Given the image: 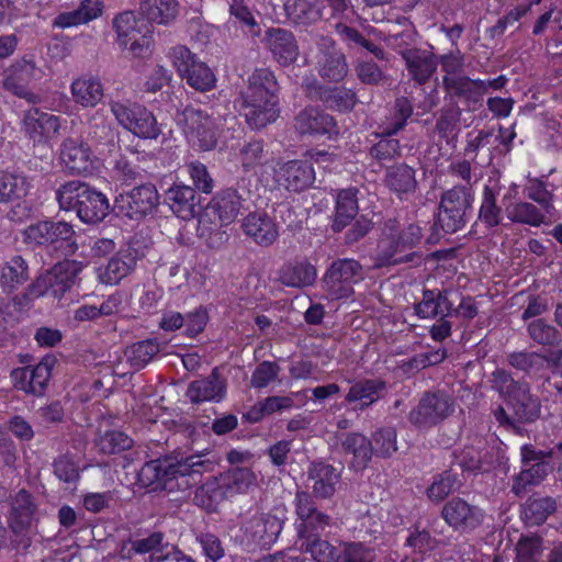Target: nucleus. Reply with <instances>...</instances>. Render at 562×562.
<instances>
[{
  "mask_svg": "<svg viewBox=\"0 0 562 562\" xmlns=\"http://www.w3.org/2000/svg\"><path fill=\"white\" fill-rule=\"evenodd\" d=\"M277 92L278 82L270 69H256L248 77L247 86L240 92V106L251 128H263L278 119Z\"/></svg>",
  "mask_w": 562,
  "mask_h": 562,
  "instance_id": "1",
  "label": "nucleus"
},
{
  "mask_svg": "<svg viewBox=\"0 0 562 562\" xmlns=\"http://www.w3.org/2000/svg\"><path fill=\"white\" fill-rule=\"evenodd\" d=\"M207 453L183 456L180 453L151 460L143 465V488L147 493L173 490L172 481L178 476L201 475L211 472L214 462L206 458Z\"/></svg>",
  "mask_w": 562,
  "mask_h": 562,
  "instance_id": "2",
  "label": "nucleus"
},
{
  "mask_svg": "<svg viewBox=\"0 0 562 562\" xmlns=\"http://www.w3.org/2000/svg\"><path fill=\"white\" fill-rule=\"evenodd\" d=\"M56 200L65 211H75L86 224L102 222L110 212L108 198L81 181H68L56 190Z\"/></svg>",
  "mask_w": 562,
  "mask_h": 562,
  "instance_id": "3",
  "label": "nucleus"
},
{
  "mask_svg": "<svg viewBox=\"0 0 562 562\" xmlns=\"http://www.w3.org/2000/svg\"><path fill=\"white\" fill-rule=\"evenodd\" d=\"M422 237V228L416 224L402 227L395 218L385 221L382 238L378 244L374 267L381 268L412 261L415 254H406V251L416 247Z\"/></svg>",
  "mask_w": 562,
  "mask_h": 562,
  "instance_id": "4",
  "label": "nucleus"
},
{
  "mask_svg": "<svg viewBox=\"0 0 562 562\" xmlns=\"http://www.w3.org/2000/svg\"><path fill=\"white\" fill-rule=\"evenodd\" d=\"M491 387L508 404L513 416L519 423H532L540 416L541 403L531 394L530 385L522 380H514L504 369H496L490 376Z\"/></svg>",
  "mask_w": 562,
  "mask_h": 562,
  "instance_id": "5",
  "label": "nucleus"
},
{
  "mask_svg": "<svg viewBox=\"0 0 562 562\" xmlns=\"http://www.w3.org/2000/svg\"><path fill=\"white\" fill-rule=\"evenodd\" d=\"M29 244L45 246L56 257H69L78 250L74 226L65 221H41L24 232Z\"/></svg>",
  "mask_w": 562,
  "mask_h": 562,
  "instance_id": "6",
  "label": "nucleus"
},
{
  "mask_svg": "<svg viewBox=\"0 0 562 562\" xmlns=\"http://www.w3.org/2000/svg\"><path fill=\"white\" fill-rule=\"evenodd\" d=\"M37 505L34 496L26 490H20L11 499L7 522L11 532L10 547L25 550L32 543L36 522Z\"/></svg>",
  "mask_w": 562,
  "mask_h": 562,
  "instance_id": "7",
  "label": "nucleus"
},
{
  "mask_svg": "<svg viewBox=\"0 0 562 562\" xmlns=\"http://www.w3.org/2000/svg\"><path fill=\"white\" fill-rule=\"evenodd\" d=\"M473 192L467 186H456L442 193L438 212V224L453 234L464 227L471 213Z\"/></svg>",
  "mask_w": 562,
  "mask_h": 562,
  "instance_id": "8",
  "label": "nucleus"
},
{
  "mask_svg": "<svg viewBox=\"0 0 562 562\" xmlns=\"http://www.w3.org/2000/svg\"><path fill=\"white\" fill-rule=\"evenodd\" d=\"M363 279V268L350 258L335 260L323 277L324 288L331 300L349 297L353 284Z\"/></svg>",
  "mask_w": 562,
  "mask_h": 562,
  "instance_id": "9",
  "label": "nucleus"
},
{
  "mask_svg": "<svg viewBox=\"0 0 562 562\" xmlns=\"http://www.w3.org/2000/svg\"><path fill=\"white\" fill-rule=\"evenodd\" d=\"M184 132L202 150H211L217 144L220 117L193 106L182 112Z\"/></svg>",
  "mask_w": 562,
  "mask_h": 562,
  "instance_id": "10",
  "label": "nucleus"
},
{
  "mask_svg": "<svg viewBox=\"0 0 562 562\" xmlns=\"http://www.w3.org/2000/svg\"><path fill=\"white\" fill-rule=\"evenodd\" d=\"M454 403L445 392L426 393L408 415L409 422L419 429L436 426L452 414Z\"/></svg>",
  "mask_w": 562,
  "mask_h": 562,
  "instance_id": "11",
  "label": "nucleus"
},
{
  "mask_svg": "<svg viewBox=\"0 0 562 562\" xmlns=\"http://www.w3.org/2000/svg\"><path fill=\"white\" fill-rule=\"evenodd\" d=\"M294 504L300 520L297 532L302 540L319 536L330 526L331 518L317 509L315 501L308 492L297 491Z\"/></svg>",
  "mask_w": 562,
  "mask_h": 562,
  "instance_id": "12",
  "label": "nucleus"
},
{
  "mask_svg": "<svg viewBox=\"0 0 562 562\" xmlns=\"http://www.w3.org/2000/svg\"><path fill=\"white\" fill-rule=\"evenodd\" d=\"M56 363L53 356H45L36 366L15 368L10 378L15 389L36 396L43 395L52 376Z\"/></svg>",
  "mask_w": 562,
  "mask_h": 562,
  "instance_id": "13",
  "label": "nucleus"
},
{
  "mask_svg": "<svg viewBox=\"0 0 562 562\" xmlns=\"http://www.w3.org/2000/svg\"><path fill=\"white\" fill-rule=\"evenodd\" d=\"M44 77L43 70L31 59L23 58L12 64L4 72L3 88L12 94L35 102L37 97L29 87Z\"/></svg>",
  "mask_w": 562,
  "mask_h": 562,
  "instance_id": "14",
  "label": "nucleus"
},
{
  "mask_svg": "<svg viewBox=\"0 0 562 562\" xmlns=\"http://www.w3.org/2000/svg\"><path fill=\"white\" fill-rule=\"evenodd\" d=\"M316 46L319 52L318 75L328 82H340L349 71L345 54L336 47L335 41L328 36H317Z\"/></svg>",
  "mask_w": 562,
  "mask_h": 562,
  "instance_id": "15",
  "label": "nucleus"
},
{
  "mask_svg": "<svg viewBox=\"0 0 562 562\" xmlns=\"http://www.w3.org/2000/svg\"><path fill=\"white\" fill-rule=\"evenodd\" d=\"M441 517L454 530L469 531L483 524L485 513L479 506L472 505L461 497H452L443 505Z\"/></svg>",
  "mask_w": 562,
  "mask_h": 562,
  "instance_id": "16",
  "label": "nucleus"
},
{
  "mask_svg": "<svg viewBox=\"0 0 562 562\" xmlns=\"http://www.w3.org/2000/svg\"><path fill=\"white\" fill-rule=\"evenodd\" d=\"M306 475L313 498L333 497L341 483V470L325 461L311 462Z\"/></svg>",
  "mask_w": 562,
  "mask_h": 562,
  "instance_id": "17",
  "label": "nucleus"
},
{
  "mask_svg": "<svg viewBox=\"0 0 562 562\" xmlns=\"http://www.w3.org/2000/svg\"><path fill=\"white\" fill-rule=\"evenodd\" d=\"M274 179L279 186L288 191L301 192L307 189L315 180V172L311 164L303 160H290L278 164Z\"/></svg>",
  "mask_w": 562,
  "mask_h": 562,
  "instance_id": "18",
  "label": "nucleus"
},
{
  "mask_svg": "<svg viewBox=\"0 0 562 562\" xmlns=\"http://www.w3.org/2000/svg\"><path fill=\"white\" fill-rule=\"evenodd\" d=\"M294 128L301 135H337L339 128L330 114L315 106H306L294 117Z\"/></svg>",
  "mask_w": 562,
  "mask_h": 562,
  "instance_id": "19",
  "label": "nucleus"
},
{
  "mask_svg": "<svg viewBox=\"0 0 562 562\" xmlns=\"http://www.w3.org/2000/svg\"><path fill=\"white\" fill-rule=\"evenodd\" d=\"M263 42L281 66H290L296 61L300 49L294 34L285 29L269 27L266 31Z\"/></svg>",
  "mask_w": 562,
  "mask_h": 562,
  "instance_id": "20",
  "label": "nucleus"
},
{
  "mask_svg": "<svg viewBox=\"0 0 562 562\" xmlns=\"http://www.w3.org/2000/svg\"><path fill=\"white\" fill-rule=\"evenodd\" d=\"M226 386L225 378L214 368L207 376L192 381L186 395L193 404L221 402L226 394Z\"/></svg>",
  "mask_w": 562,
  "mask_h": 562,
  "instance_id": "21",
  "label": "nucleus"
},
{
  "mask_svg": "<svg viewBox=\"0 0 562 562\" xmlns=\"http://www.w3.org/2000/svg\"><path fill=\"white\" fill-rule=\"evenodd\" d=\"M23 126L30 139L34 143H43L58 134L60 119L57 115L34 109L25 114Z\"/></svg>",
  "mask_w": 562,
  "mask_h": 562,
  "instance_id": "22",
  "label": "nucleus"
},
{
  "mask_svg": "<svg viewBox=\"0 0 562 562\" xmlns=\"http://www.w3.org/2000/svg\"><path fill=\"white\" fill-rule=\"evenodd\" d=\"M60 159L71 173H86L92 169L90 147L79 139L69 137L61 143Z\"/></svg>",
  "mask_w": 562,
  "mask_h": 562,
  "instance_id": "23",
  "label": "nucleus"
},
{
  "mask_svg": "<svg viewBox=\"0 0 562 562\" xmlns=\"http://www.w3.org/2000/svg\"><path fill=\"white\" fill-rule=\"evenodd\" d=\"M83 265L77 260H64L54 265L48 271L52 282V296L61 299L66 292L75 286L79 281V273Z\"/></svg>",
  "mask_w": 562,
  "mask_h": 562,
  "instance_id": "24",
  "label": "nucleus"
},
{
  "mask_svg": "<svg viewBox=\"0 0 562 562\" xmlns=\"http://www.w3.org/2000/svg\"><path fill=\"white\" fill-rule=\"evenodd\" d=\"M241 228L248 237L263 247L272 245L279 236L276 223L261 212L249 213L243 220Z\"/></svg>",
  "mask_w": 562,
  "mask_h": 562,
  "instance_id": "25",
  "label": "nucleus"
},
{
  "mask_svg": "<svg viewBox=\"0 0 562 562\" xmlns=\"http://www.w3.org/2000/svg\"><path fill=\"white\" fill-rule=\"evenodd\" d=\"M248 195L247 189L241 191L234 188L226 189L212 201L210 210L217 215L221 225H228L237 217Z\"/></svg>",
  "mask_w": 562,
  "mask_h": 562,
  "instance_id": "26",
  "label": "nucleus"
},
{
  "mask_svg": "<svg viewBox=\"0 0 562 562\" xmlns=\"http://www.w3.org/2000/svg\"><path fill=\"white\" fill-rule=\"evenodd\" d=\"M384 183L400 199L413 194L418 186L416 170L407 164H395L385 170Z\"/></svg>",
  "mask_w": 562,
  "mask_h": 562,
  "instance_id": "27",
  "label": "nucleus"
},
{
  "mask_svg": "<svg viewBox=\"0 0 562 562\" xmlns=\"http://www.w3.org/2000/svg\"><path fill=\"white\" fill-rule=\"evenodd\" d=\"M113 26L117 34L119 46L127 50L132 57H137L140 49L138 45V20L134 11H124L115 16Z\"/></svg>",
  "mask_w": 562,
  "mask_h": 562,
  "instance_id": "28",
  "label": "nucleus"
},
{
  "mask_svg": "<svg viewBox=\"0 0 562 562\" xmlns=\"http://www.w3.org/2000/svg\"><path fill=\"white\" fill-rule=\"evenodd\" d=\"M404 60L409 76L418 85L426 83L435 74L438 60L431 52L413 48L404 53Z\"/></svg>",
  "mask_w": 562,
  "mask_h": 562,
  "instance_id": "29",
  "label": "nucleus"
},
{
  "mask_svg": "<svg viewBox=\"0 0 562 562\" xmlns=\"http://www.w3.org/2000/svg\"><path fill=\"white\" fill-rule=\"evenodd\" d=\"M316 279L317 270L307 260L285 263L279 271V280L285 286L302 289L313 285Z\"/></svg>",
  "mask_w": 562,
  "mask_h": 562,
  "instance_id": "30",
  "label": "nucleus"
},
{
  "mask_svg": "<svg viewBox=\"0 0 562 562\" xmlns=\"http://www.w3.org/2000/svg\"><path fill=\"white\" fill-rule=\"evenodd\" d=\"M138 260V250L133 247L121 250L110 259L104 270L100 273V280L105 284H116L135 269Z\"/></svg>",
  "mask_w": 562,
  "mask_h": 562,
  "instance_id": "31",
  "label": "nucleus"
},
{
  "mask_svg": "<svg viewBox=\"0 0 562 562\" xmlns=\"http://www.w3.org/2000/svg\"><path fill=\"white\" fill-rule=\"evenodd\" d=\"M341 448L346 454H351V468L361 471L370 462L373 448L372 442L366 436L359 432H348L341 437Z\"/></svg>",
  "mask_w": 562,
  "mask_h": 562,
  "instance_id": "32",
  "label": "nucleus"
},
{
  "mask_svg": "<svg viewBox=\"0 0 562 562\" xmlns=\"http://www.w3.org/2000/svg\"><path fill=\"white\" fill-rule=\"evenodd\" d=\"M282 530V521L273 515H259L252 517L247 526L246 532L251 540L261 546L274 542Z\"/></svg>",
  "mask_w": 562,
  "mask_h": 562,
  "instance_id": "33",
  "label": "nucleus"
},
{
  "mask_svg": "<svg viewBox=\"0 0 562 562\" xmlns=\"http://www.w3.org/2000/svg\"><path fill=\"white\" fill-rule=\"evenodd\" d=\"M506 196L504 198V211L507 218L513 223L524 224L532 227H539L546 222L549 213L537 205L526 202H510L505 203Z\"/></svg>",
  "mask_w": 562,
  "mask_h": 562,
  "instance_id": "34",
  "label": "nucleus"
},
{
  "mask_svg": "<svg viewBox=\"0 0 562 562\" xmlns=\"http://www.w3.org/2000/svg\"><path fill=\"white\" fill-rule=\"evenodd\" d=\"M442 87L451 97L464 99L469 103H477L482 100L481 79H471L468 76H443Z\"/></svg>",
  "mask_w": 562,
  "mask_h": 562,
  "instance_id": "35",
  "label": "nucleus"
},
{
  "mask_svg": "<svg viewBox=\"0 0 562 562\" xmlns=\"http://www.w3.org/2000/svg\"><path fill=\"white\" fill-rule=\"evenodd\" d=\"M385 382L380 379H366L353 383L346 395L348 403L357 402L358 408L363 409L383 396Z\"/></svg>",
  "mask_w": 562,
  "mask_h": 562,
  "instance_id": "36",
  "label": "nucleus"
},
{
  "mask_svg": "<svg viewBox=\"0 0 562 562\" xmlns=\"http://www.w3.org/2000/svg\"><path fill=\"white\" fill-rule=\"evenodd\" d=\"M166 200L178 217L182 220L194 217L198 200L193 188L184 184L175 186L167 191Z\"/></svg>",
  "mask_w": 562,
  "mask_h": 562,
  "instance_id": "37",
  "label": "nucleus"
},
{
  "mask_svg": "<svg viewBox=\"0 0 562 562\" xmlns=\"http://www.w3.org/2000/svg\"><path fill=\"white\" fill-rule=\"evenodd\" d=\"M71 95L77 104L85 108L95 106L103 98V88L99 79L80 77L71 82Z\"/></svg>",
  "mask_w": 562,
  "mask_h": 562,
  "instance_id": "38",
  "label": "nucleus"
},
{
  "mask_svg": "<svg viewBox=\"0 0 562 562\" xmlns=\"http://www.w3.org/2000/svg\"><path fill=\"white\" fill-rule=\"evenodd\" d=\"M319 1L286 0L284 10L292 23L296 25H311L323 18Z\"/></svg>",
  "mask_w": 562,
  "mask_h": 562,
  "instance_id": "39",
  "label": "nucleus"
},
{
  "mask_svg": "<svg viewBox=\"0 0 562 562\" xmlns=\"http://www.w3.org/2000/svg\"><path fill=\"white\" fill-rule=\"evenodd\" d=\"M30 279L26 260L20 256H12L4 262L0 271V284L5 291H13Z\"/></svg>",
  "mask_w": 562,
  "mask_h": 562,
  "instance_id": "40",
  "label": "nucleus"
},
{
  "mask_svg": "<svg viewBox=\"0 0 562 562\" xmlns=\"http://www.w3.org/2000/svg\"><path fill=\"white\" fill-rule=\"evenodd\" d=\"M225 497L245 493L257 484V475L248 468H234L218 481Z\"/></svg>",
  "mask_w": 562,
  "mask_h": 562,
  "instance_id": "41",
  "label": "nucleus"
},
{
  "mask_svg": "<svg viewBox=\"0 0 562 562\" xmlns=\"http://www.w3.org/2000/svg\"><path fill=\"white\" fill-rule=\"evenodd\" d=\"M358 210L357 190L345 189L339 191L336 200L334 231L339 232L345 228L355 218Z\"/></svg>",
  "mask_w": 562,
  "mask_h": 562,
  "instance_id": "42",
  "label": "nucleus"
},
{
  "mask_svg": "<svg viewBox=\"0 0 562 562\" xmlns=\"http://www.w3.org/2000/svg\"><path fill=\"white\" fill-rule=\"evenodd\" d=\"M30 183L22 173L0 170V203H9L24 198Z\"/></svg>",
  "mask_w": 562,
  "mask_h": 562,
  "instance_id": "43",
  "label": "nucleus"
},
{
  "mask_svg": "<svg viewBox=\"0 0 562 562\" xmlns=\"http://www.w3.org/2000/svg\"><path fill=\"white\" fill-rule=\"evenodd\" d=\"M557 509V502L552 497H531L527 501L522 516L528 525L538 526Z\"/></svg>",
  "mask_w": 562,
  "mask_h": 562,
  "instance_id": "44",
  "label": "nucleus"
},
{
  "mask_svg": "<svg viewBox=\"0 0 562 562\" xmlns=\"http://www.w3.org/2000/svg\"><path fill=\"white\" fill-rule=\"evenodd\" d=\"M550 467L547 462H537L529 468L522 469L518 475L514 477L512 491L520 496L528 486L540 484L548 475Z\"/></svg>",
  "mask_w": 562,
  "mask_h": 562,
  "instance_id": "45",
  "label": "nucleus"
},
{
  "mask_svg": "<svg viewBox=\"0 0 562 562\" xmlns=\"http://www.w3.org/2000/svg\"><path fill=\"white\" fill-rule=\"evenodd\" d=\"M113 211L117 216L138 221L140 218V187L136 186L128 191L123 190L114 200Z\"/></svg>",
  "mask_w": 562,
  "mask_h": 562,
  "instance_id": "46",
  "label": "nucleus"
},
{
  "mask_svg": "<svg viewBox=\"0 0 562 562\" xmlns=\"http://www.w3.org/2000/svg\"><path fill=\"white\" fill-rule=\"evenodd\" d=\"M328 109L346 112L353 109L357 103V95L351 89L345 87H327L321 97Z\"/></svg>",
  "mask_w": 562,
  "mask_h": 562,
  "instance_id": "47",
  "label": "nucleus"
},
{
  "mask_svg": "<svg viewBox=\"0 0 562 562\" xmlns=\"http://www.w3.org/2000/svg\"><path fill=\"white\" fill-rule=\"evenodd\" d=\"M187 85L199 92H207L215 88L216 77L212 69L199 60L190 70L181 77Z\"/></svg>",
  "mask_w": 562,
  "mask_h": 562,
  "instance_id": "48",
  "label": "nucleus"
},
{
  "mask_svg": "<svg viewBox=\"0 0 562 562\" xmlns=\"http://www.w3.org/2000/svg\"><path fill=\"white\" fill-rule=\"evenodd\" d=\"M498 193V190L490 186H485L483 189L479 218L487 227H495L502 222V207L497 205Z\"/></svg>",
  "mask_w": 562,
  "mask_h": 562,
  "instance_id": "49",
  "label": "nucleus"
},
{
  "mask_svg": "<svg viewBox=\"0 0 562 562\" xmlns=\"http://www.w3.org/2000/svg\"><path fill=\"white\" fill-rule=\"evenodd\" d=\"M304 550L313 557L317 562H339L340 550H337L328 541L323 540L319 536L304 539L302 542Z\"/></svg>",
  "mask_w": 562,
  "mask_h": 562,
  "instance_id": "50",
  "label": "nucleus"
},
{
  "mask_svg": "<svg viewBox=\"0 0 562 562\" xmlns=\"http://www.w3.org/2000/svg\"><path fill=\"white\" fill-rule=\"evenodd\" d=\"M146 2H150L145 14V18L150 23L168 24L178 14V3L176 0H147Z\"/></svg>",
  "mask_w": 562,
  "mask_h": 562,
  "instance_id": "51",
  "label": "nucleus"
},
{
  "mask_svg": "<svg viewBox=\"0 0 562 562\" xmlns=\"http://www.w3.org/2000/svg\"><path fill=\"white\" fill-rule=\"evenodd\" d=\"M111 111L116 117L117 122L127 131L133 133L135 136H139V119H138V106L136 103L131 104L126 102H112Z\"/></svg>",
  "mask_w": 562,
  "mask_h": 562,
  "instance_id": "52",
  "label": "nucleus"
},
{
  "mask_svg": "<svg viewBox=\"0 0 562 562\" xmlns=\"http://www.w3.org/2000/svg\"><path fill=\"white\" fill-rule=\"evenodd\" d=\"M462 111L458 106L445 108L436 122V131L441 138L454 139L459 134Z\"/></svg>",
  "mask_w": 562,
  "mask_h": 562,
  "instance_id": "53",
  "label": "nucleus"
},
{
  "mask_svg": "<svg viewBox=\"0 0 562 562\" xmlns=\"http://www.w3.org/2000/svg\"><path fill=\"white\" fill-rule=\"evenodd\" d=\"M95 445L102 453L114 454L130 449L133 440L122 431L110 430L101 434Z\"/></svg>",
  "mask_w": 562,
  "mask_h": 562,
  "instance_id": "54",
  "label": "nucleus"
},
{
  "mask_svg": "<svg viewBox=\"0 0 562 562\" xmlns=\"http://www.w3.org/2000/svg\"><path fill=\"white\" fill-rule=\"evenodd\" d=\"M543 540L539 536H524L516 544V562H540Z\"/></svg>",
  "mask_w": 562,
  "mask_h": 562,
  "instance_id": "55",
  "label": "nucleus"
},
{
  "mask_svg": "<svg viewBox=\"0 0 562 562\" xmlns=\"http://www.w3.org/2000/svg\"><path fill=\"white\" fill-rule=\"evenodd\" d=\"M166 57L176 69L179 77H183L190 68L194 64L199 61V58L194 53L190 50V48L182 44H177L171 46L167 53Z\"/></svg>",
  "mask_w": 562,
  "mask_h": 562,
  "instance_id": "56",
  "label": "nucleus"
},
{
  "mask_svg": "<svg viewBox=\"0 0 562 562\" xmlns=\"http://www.w3.org/2000/svg\"><path fill=\"white\" fill-rule=\"evenodd\" d=\"M238 160L244 170L249 171L266 161V151L262 140H250L244 144L238 153Z\"/></svg>",
  "mask_w": 562,
  "mask_h": 562,
  "instance_id": "57",
  "label": "nucleus"
},
{
  "mask_svg": "<svg viewBox=\"0 0 562 562\" xmlns=\"http://www.w3.org/2000/svg\"><path fill=\"white\" fill-rule=\"evenodd\" d=\"M339 555V562H373L375 560L374 549L363 542H341Z\"/></svg>",
  "mask_w": 562,
  "mask_h": 562,
  "instance_id": "58",
  "label": "nucleus"
},
{
  "mask_svg": "<svg viewBox=\"0 0 562 562\" xmlns=\"http://www.w3.org/2000/svg\"><path fill=\"white\" fill-rule=\"evenodd\" d=\"M396 431L392 427H385L372 434L373 453L381 458H389L397 450Z\"/></svg>",
  "mask_w": 562,
  "mask_h": 562,
  "instance_id": "59",
  "label": "nucleus"
},
{
  "mask_svg": "<svg viewBox=\"0 0 562 562\" xmlns=\"http://www.w3.org/2000/svg\"><path fill=\"white\" fill-rule=\"evenodd\" d=\"M413 114V105L411 101L401 97L394 102L393 120L383 127V135L392 136L403 130L407 123V120Z\"/></svg>",
  "mask_w": 562,
  "mask_h": 562,
  "instance_id": "60",
  "label": "nucleus"
},
{
  "mask_svg": "<svg viewBox=\"0 0 562 562\" xmlns=\"http://www.w3.org/2000/svg\"><path fill=\"white\" fill-rule=\"evenodd\" d=\"M223 498H225L223 486H221L218 481L214 480L196 488L193 499L196 505L212 509Z\"/></svg>",
  "mask_w": 562,
  "mask_h": 562,
  "instance_id": "61",
  "label": "nucleus"
},
{
  "mask_svg": "<svg viewBox=\"0 0 562 562\" xmlns=\"http://www.w3.org/2000/svg\"><path fill=\"white\" fill-rule=\"evenodd\" d=\"M457 475L452 471H445L438 475L427 490L432 502H441L457 488Z\"/></svg>",
  "mask_w": 562,
  "mask_h": 562,
  "instance_id": "62",
  "label": "nucleus"
},
{
  "mask_svg": "<svg viewBox=\"0 0 562 562\" xmlns=\"http://www.w3.org/2000/svg\"><path fill=\"white\" fill-rule=\"evenodd\" d=\"M528 334L533 341L543 346H554L560 341L558 329L540 318L528 325Z\"/></svg>",
  "mask_w": 562,
  "mask_h": 562,
  "instance_id": "63",
  "label": "nucleus"
},
{
  "mask_svg": "<svg viewBox=\"0 0 562 562\" xmlns=\"http://www.w3.org/2000/svg\"><path fill=\"white\" fill-rule=\"evenodd\" d=\"M507 361L513 368L530 373L541 370L547 359L537 352L520 351L508 355Z\"/></svg>",
  "mask_w": 562,
  "mask_h": 562,
  "instance_id": "64",
  "label": "nucleus"
}]
</instances>
